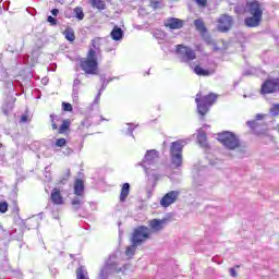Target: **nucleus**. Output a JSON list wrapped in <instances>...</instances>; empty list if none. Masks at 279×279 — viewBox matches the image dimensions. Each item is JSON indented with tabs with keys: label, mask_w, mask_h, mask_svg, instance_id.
Here are the masks:
<instances>
[{
	"label": "nucleus",
	"mask_w": 279,
	"mask_h": 279,
	"mask_svg": "<svg viewBox=\"0 0 279 279\" xmlns=\"http://www.w3.org/2000/svg\"><path fill=\"white\" fill-rule=\"evenodd\" d=\"M229 272H230V276H232V278H236V270L234 268H230Z\"/></svg>",
	"instance_id": "e433bc0d"
},
{
	"label": "nucleus",
	"mask_w": 279,
	"mask_h": 279,
	"mask_svg": "<svg viewBox=\"0 0 279 279\" xmlns=\"http://www.w3.org/2000/svg\"><path fill=\"white\" fill-rule=\"evenodd\" d=\"M195 102L201 117L208 114V110H210V95L203 96L202 92H199L196 95Z\"/></svg>",
	"instance_id": "0eeeda50"
},
{
	"label": "nucleus",
	"mask_w": 279,
	"mask_h": 279,
	"mask_svg": "<svg viewBox=\"0 0 279 279\" xmlns=\"http://www.w3.org/2000/svg\"><path fill=\"white\" fill-rule=\"evenodd\" d=\"M48 23H50V25H58V20H56L53 16L49 15L47 17Z\"/></svg>",
	"instance_id": "f704fd0d"
},
{
	"label": "nucleus",
	"mask_w": 279,
	"mask_h": 279,
	"mask_svg": "<svg viewBox=\"0 0 279 279\" xmlns=\"http://www.w3.org/2000/svg\"><path fill=\"white\" fill-rule=\"evenodd\" d=\"M194 25L197 32H199L201 34H206L207 29H206V24H204V20L202 19L195 20Z\"/></svg>",
	"instance_id": "412c9836"
},
{
	"label": "nucleus",
	"mask_w": 279,
	"mask_h": 279,
	"mask_svg": "<svg viewBox=\"0 0 279 279\" xmlns=\"http://www.w3.org/2000/svg\"><path fill=\"white\" fill-rule=\"evenodd\" d=\"M218 141L226 147V149H238V147L241 146L239 137L230 131L218 133Z\"/></svg>",
	"instance_id": "20e7f679"
},
{
	"label": "nucleus",
	"mask_w": 279,
	"mask_h": 279,
	"mask_svg": "<svg viewBox=\"0 0 279 279\" xmlns=\"http://www.w3.org/2000/svg\"><path fill=\"white\" fill-rule=\"evenodd\" d=\"M63 36L65 37V39L69 40V43L75 41V31H73V28L71 27L65 28V31L63 32Z\"/></svg>",
	"instance_id": "aec40b11"
},
{
	"label": "nucleus",
	"mask_w": 279,
	"mask_h": 279,
	"mask_svg": "<svg viewBox=\"0 0 279 279\" xmlns=\"http://www.w3.org/2000/svg\"><path fill=\"white\" fill-rule=\"evenodd\" d=\"M233 23L234 21L232 20V16H229V15L220 16V19L218 20L219 32H229Z\"/></svg>",
	"instance_id": "9d476101"
},
{
	"label": "nucleus",
	"mask_w": 279,
	"mask_h": 279,
	"mask_svg": "<svg viewBox=\"0 0 279 279\" xmlns=\"http://www.w3.org/2000/svg\"><path fill=\"white\" fill-rule=\"evenodd\" d=\"M80 68L86 75H97L99 73V62L97 61V51L89 49L87 57L81 59Z\"/></svg>",
	"instance_id": "f03ea898"
},
{
	"label": "nucleus",
	"mask_w": 279,
	"mask_h": 279,
	"mask_svg": "<svg viewBox=\"0 0 279 279\" xmlns=\"http://www.w3.org/2000/svg\"><path fill=\"white\" fill-rule=\"evenodd\" d=\"M184 149V141L178 140L172 142L170 145V160L174 169H180L182 167L183 158L182 151Z\"/></svg>",
	"instance_id": "7ed1b4c3"
},
{
	"label": "nucleus",
	"mask_w": 279,
	"mask_h": 279,
	"mask_svg": "<svg viewBox=\"0 0 279 279\" xmlns=\"http://www.w3.org/2000/svg\"><path fill=\"white\" fill-rule=\"evenodd\" d=\"M211 45H213L214 51H219V49H221V48L217 47V44H211Z\"/></svg>",
	"instance_id": "ea45409f"
},
{
	"label": "nucleus",
	"mask_w": 279,
	"mask_h": 279,
	"mask_svg": "<svg viewBox=\"0 0 279 279\" xmlns=\"http://www.w3.org/2000/svg\"><path fill=\"white\" fill-rule=\"evenodd\" d=\"M175 53L179 56L181 62H193L197 58L195 50L184 45H177Z\"/></svg>",
	"instance_id": "423d86ee"
},
{
	"label": "nucleus",
	"mask_w": 279,
	"mask_h": 279,
	"mask_svg": "<svg viewBox=\"0 0 279 279\" xmlns=\"http://www.w3.org/2000/svg\"><path fill=\"white\" fill-rule=\"evenodd\" d=\"M71 130V120L65 119L62 121V124L58 129L59 134H66Z\"/></svg>",
	"instance_id": "f3484780"
},
{
	"label": "nucleus",
	"mask_w": 279,
	"mask_h": 279,
	"mask_svg": "<svg viewBox=\"0 0 279 279\" xmlns=\"http://www.w3.org/2000/svg\"><path fill=\"white\" fill-rule=\"evenodd\" d=\"M72 206H74L75 208H80V206H82V199H80V197L73 198Z\"/></svg>",
	"instance_id": "7c9ffc66"
},
{
	"label": "nucleus",
	"mask_w": 279,
	"mask_h": 279,
	"mask_svg": "<svg viewBox=\"0 0 279 279\" xmlns=\"http://www.w3.org/2000/svg\"><path fill=\"white\" fill-rule=\"evenodd\" d=\"M99 47H101V38L96 37L92 40V48H89V49H93L95 51V50L99 49Z\"/></svg>",
	"instance_id": "a878e982"
},
{
	"label": "nucleus",
	"mask_w": 279,
	"mask_h": 279,
	"mask_svg": "<svg viewBox=\"0 0 279 279\" xmlns=\"http://www.w3.org/2000/svg\"><path fill=\"white\" fill-rule=\"evenodd\" d=\"M217 101V95L216 94H210V104H215Z\"/></svg>",
	"instance_id": "c9c22d12"
},
{
	"label": "nucleus",
	"mask_w": 279,
	"mask_h": 279,
	"mask_svg": "<svg viewBox=\"0 0 279 279\" xmlns=\"http://www.w3.org/2000/svg\"><path fill=\"white\" fill-rule=\"evenodd\" d=\"M194 73H196V75H203L204 77L210 75V72L208 70H204L202 66L196 65L194 68Z\"/></svg>",
	"instance_id": "5701e85b"
},
{
	"label": "nucleus",
	"mask_w": 279,
	"mask_h": 279,
	"mask_svg": "<svg viewBox=\"0 0 279 279\" xmlns=\"http://www.w3.org/2000/svg\"><path fill=\"white\" fill-rule=\"evenodd\" d=\"M92 8L99 10L100 12L106 10V2L104 0H88Z\"/></svg>",
	"instance_id": "dca6fc26"
},
{
	"label": "nucleus",
	"mask_w": 279,
	"mask_h": 279,
	"mask_svg": "<svg viewBox=\"0 0 279 279\" xmlns=\"http://www.w3.org/2000/svg\"><path fill=\"white\" fill-rule=\"evenodd\" d=\"M150 8L158 10V8H160V0H150Z\"/></svg>",
	"instance_id": "c756f323"
},
{
	"label": "nucleus",
	"mask_w": 279,
	"mask_h": 279,
	"mask_svg": "<svg viewBox=\"0 0 279 279\" xmlns=\"http://www.w3.org/2000/svg\"><path fill=\"white\" fill-rule=\"evenodd\" d=\"M8 210V202H0V213L4 215V213Z\"/></svg>",
	"instance_id": "2f4dec72"
},
{
	"label": "nucleus",
	"mask_w": 279,
	"mask_h": 279,
	"mask_svg": "<svg viewBox=\"0 0 279 279\" xmlns=\"http://www.w3.org/2000/svg\"><path fill=\"white\" fill-rule=\"evenodd\" d=\"M254 123H256L255 121H248L247 122V125L250 126V128H254Z\"/></svg>",
	"instance_id": "a19ab883"
},
{
	"label": "nucleus",
	"mask_w": 279,
	"mask_h": 279,
	"mask_svg": "<svg viewBox=\"0 0 279 279\" xmlns=\"http://www.w3.org/2000/svg\"><path fill=\"white\" fill-rule=\"evenodd\" d=\"M74 14L76 19H78V21H84V10L82 9V7H76L74 9Z\"/></svg>",
	"instance_id": "393cba45"
},
{
	"label": "nucleus",
	"mask_w": 279,
	"mask_h": 279,
	"mask_svg": "<svg viewBox=\"0 0 279 279\" xmlns=\"http://www.w3.org/2000/svg\"><path fill=\"white\" fill-rule=\"evenodd\" d=\"M59 13H60V10H58V9H52L51 10L52 16H58Z\"/></svg>",
	"instance_id": "4c0bfd02"
},
{
	"label": "nucleus",
	"mask_w": 279,
	"mask_h": 279,
	"mask_svg": "<svg viewBox=\"0 0 279 279\" xmlns=\"http://www.w3.org/2000/svg\"><path fill=\"white\" fill-rule=\"evenodd\" d=\"M256 119H257V121H260V119H263V114L258 113V114L256 116Z\"/></svg>",
	"instance_id": "79ce46f5"
},
{
	"label": "nucleus",
	"mask_w": 279,
	"mask_h": 279,
	"mask_svg": "<svg viewBox=\"0 0 279 279\" xmlns=\"http://www.w3.org/2000/svg\"><path fill=\"white\" fill-rule=\"evenodd\" d=\"M178 197H180V192L170 191L161 197L160 206H162V208H169L171 204H175L178 202Z\"/></svg>",
	"instance_id": "6e6552de"
},
{
	"label": "nucleus",
	"mask_w": 279,
	"mask_h": 279,
	"mask_svg": "<svg viewBox=\"0 0 279 279\" xmlns=\"http://www.w3.org/2000/svg\"><path fill=\"white\" fill-rule=\"evenodd\" d=\"M151 235V231L149 228L145 226H140L134 229L131 238V243L134 245H143L147 239Z\"/></svg>",
	"instance_id": "39448f33"
},
{
	"label": "nucleus",
	"mask_w": 279,
	"mask_h": 279,
	"mask_svg": "<svg viewBox=\"0 0 279 279\" xmlns=\"http://www.w3.org/2000/svg\"><path fill=\"white\" fill-rule=\"evenodd\" d=\"M158 158H160V155L157 150H148L144 157V162L154 165L155 162H158Z\"/></svg>",
	"instance_id": "ddd939ff"
},
{
	"label": "nucleus",
	"mask_w": 279,
	"mask_h": 279,
	"mask_svg": "<svg viewBox=\"0 0 279 279\" xmlns=\"http://www.w3.org/2000/svg\"><path fill=\"white\" fill-rule=\"evenodd\" d=\"M165 25L169 29H182V27H184V21L175 17H170Z\"/></svg>",
	"instance_id": "f8f14e48"
},
{
	"label": "nucleus",
	"mask_w": 279,
	"mask_h": 279,
	"mask_svg": "<svg viewBox=\"0 0 279 279\" xmlns=\"http://www.w3.org/2000/svg\"><path fill=\"white\" fill-rule=\"evenodd\" d=\"M197 5H199L201 8H206V5H208V0H195Z\"/></svg>",
	"instance_id": "72a5a7b5"
},
{
	"label": "nucleus",
	"mask_w": 279,
	"mask_h": 279,
	"mask_svg": "<svg viewBox=\"0 0 279 279\" xmlns=\"http://www.w3.org/2000/svg\"><path fill=\"white\" fill-rule=\"evenodd\" d=\"M169 223V219L163 218V219H151L148 222L150 232H160L161 230H165V226Z\"/></svg>",
	"instance_id": "1a4fd4ad"
},
{
	"label": "nucleus",
	"mask_w": 279,
	"mask_h": 279,
	"mask_svg": "<svg viewBox=\"0 0 279 279\" xmlns=\"http://www.w3.org/2000/svg\"><path fill=\"white\" fill-rule=\"evenodd\" d=\"M56 147H66V138H58L54 143Z\"/></svg>",
	"instance_id": "bb28decb"
},
{
	"label": "nucleus",
	"mask_w": 279,
	"mask_h": 279,
	"mask_svg": "<svg viewBox=\"0 0 279 279\" xmlns=\"http://www.w3.org/2000/svg\"><path fill=\"white\" fill-rule=\"evenodd\" d=\"M20 121L21 123H27V116H22Z\"/></svg>",
	"instance_id": "58836bf2"
},
{
	"label": "nucleus",
	"mask_w": 279,
	"mask_h": 279,
	"mask_svg": "<svg viewBox=\"0 0 279 279\" xmlns=\"http://www.w3.org/2000/svg\"><path fill=\"white\" fill-rule=\"evenodd\" d=\"M62 108L65 112H73V106L70 102H62Z\"/></svg>",
	"instance_id": "c85d7f7f"
},
{
	"label": "nucleus",
	"mask_w": 279,
	"mask_h": 279,
	"mask_svg": "<svg viewBox=\"0 0 279 279\" xmlns=\"http://www.w3.org/2000/svg\"><path fill=\"white\" fill-rule=\"evenodd\" d=\"M130 195V183H124L120 192V202H125Z\"/></svg>",
	"instance_id": "2eb2a0df"
},
{
	"label": "nucleus",
	"mask_w": 279,
	"mask_h": 279,
	"mask_svg": "<svg viewBox=\"0 0 279 279\" xmlns=\"http://www.w3.org/2000/svg\"><path fill=\"white\" fill-rule=\"evenodd\" d=\"M214 263L216 262L215 257L213 258Z\"/></svg>",
	"instance_id": "37998d69"
},
{
	"label": "nucleus",
	"mask_w": 279,
	"mask_h": 279,
	"mask_svg": "<svg viewBox=\"0 0 279 279\" xmlns=\"http://www.w3.org/2000/svg\"><path fill=\"white\" fill-rule=\"evenodd\" d=\"M111 38L112 40H121V38H123V29L119 26H114L111 31Z\"/></svg>",
	"instance_id": "a211bd4d"
},
{
	"label": "nucleus",
	"mask_w": 279,
	"mask_h": 279,
	"mask_svg": "<svg viewBox=\"0 0 279 279\" xmlns=\"http://www.w3.org/2000/svg\"><path fill=\"white\" fill-rule=\"evenodd\" d=\"M270 113L274 117H278V114H279V105H274L272 108L270 109Z\"/></svg>",
	"instance_id": "473e14b6"
},
{
	"label": "nucleus",
	"mask_w": 279,
	"mask_h": 279,
	"mask_svg": "<svg viewBox=\"0 0 279 279\" xmlns=\"http://www.w3.org/2000/svg\"><path fill=\"white\" fill-rule=\"evenodd\" d=\"M84 191H85L84 180L76 179L74 181V195H76L77 197H84Z\"/></svg>",
	"instance_id": "4468645a"
},
{
	"label": "nucleus",
	"mask_w": 279,
	"mask_h": 279,
	"mask_svg": "<svg viewBox=\"0 0 279 279\" xmlns=\"http://www.w3.org/2000/svg\"><path fill=\"white\" fill-rule=\"evenodd\" d=\"M197 143L201 147H206L208 145V136L204 131L198 132L197 134Z\"/></svg>",
	"instance_id": "6ab92c4d"
},
{
	"label": "nucleus",
	"mask_w": 279,
	"mask_h": 279,
	"mask_svg": "<svg viewBox=\"0 0 279 279\" xmlns=\"http://www.w3.org/2000/svg\"><path fill=\"white\" fill-rule=\"evenodd\" d=\"M50 121L52 130H58V124L56 123V121H58V116L50 114Z\"/></svg>",
	"instance_id": "cd10ccee"
},
{
	"label": "nucleus",
	"mask_w": 279,
	"mask_h": 279,
	"mask_svg": "<svg viewBox=\"0 0 279 279\" xmlns=\"http://www.w3.org/2000/svg\"><path fill=\"white\" fill-rule=\"evenodd\" d=\"M76 279H88V271H86L84 266H80L76 269Z\"/></svg>",
	"instance_id": "4be33fe9"
},
{
	"label": "nucleus",
	"mask_w": 279,
	"mask_h": 279,
	"mask_svg": "<svg viewBox=\"0 0 279 279\" xmlns=\"http://www.w3.org/2000/svg\"><path fill=\"white\" fill-rule=\"evenodd\" d=\"M136 247H138V244L132 243V245L126 247L125 255L130 257L134 256L136 254Z\"/></svg>",
	"instance_id": "b1692460"
},
{
	"label": "nucleus",
	"mask_w": 279,
	"mask_h": 279,
	"mask_svg": "<svg viewBox=\"0 0 279 279\" xmlns=\"http://www.w3.org/2000/svg\"><path fill=\"white\" fill-rule=\"evenodd\" d=\"M50 199L56 206H62L64 204V197L62 196V192L58 187H54L51 191Z\"/></svg>",
	"instance_id": "9b49d317"
},
{
	"label": "nucleus",
	"mask_w": 279,
	"mask_h": 279,
	"mask_svg": "<svg viewBox=\"0 0 279 279\" xmlns=\"http://www.w3.org/2000/svg\"><path fill=\"white\" fill-rule=\"evenodd\" d=\"M245 11L251 14V17H246L244 23L246 27H258L260 25V21H263V12H265V8L263 3L253 0L246 2Z\"/></svg>",
	"instance_id": "f257e3e1"
}]
</instances>
